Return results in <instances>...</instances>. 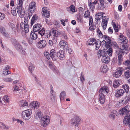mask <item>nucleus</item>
<instances>
[{"label":"nucleus","instance_id":"1","mask_svg":"<svg viewBox=\"0 0 130 130\" xmlns=\"http://www.w3.org/2000/svg\"><path fill=\"white\" fill-rule=\"evenodd\" d=\"M130 112L129 107L126 105L123 108L120 109L119 112L121 115H125L124 119L123 122L126 125L130 123V115L128 114Z\"/></svg>","mask_w":130,"mask_h":130},{"label":"nucleus","instance_id":"2","mask_svg":"<svg viewBox=\"0 0 130 130\" xmlns=\"http://www.w3.org/2000/svg\"><path fill=\"white\" fill-rule=\"evenodd\" d=\"M112 48H110L108 50L106 49H104L102 50H99L98 52V55L99 58L101 57H103L107 55L111 56H112Z\"/></svg>","mask_w":130,"mask_h":130},{"label":"nucleus","instance_id":"3","mask_svg":"<svg viewBox=\"0 0 130 130\" xmlns=\"http://www.w3.org/2000/svg\"><path fill=\"white\" fill-rule=\"evenodd\" d=\"M11 43L18 52L23 54H24L23 48L14 38H11Z\"/></svg>","mask_w":130,"mask_h":130},{"label":"nucleus","instance_id":"4","mask_svg":"<svg viewBox=\"0 0 130 130\" xmlns=\"http://www.w3.org/2000/svg\"><path fill=\"white\" fill-rule=\"evenodd\" d=\"M120 40L121 41L120 43H122L121 48H120L118 45L115 46L114 48L116 49L115 54L117 51H120V52H122V51H125V50H128V46L127 45V41L124 40L123 39H120Z\"/></svg>","mask_w":130,"mask_h":130},{"label":"nucleus","instance_id":"5","mask_svg":"<svg viewBox=\"0 0 130 130\" xmlns=\"http://www.w3.org/2000/svg\"><path fill=\"white\" fill-rule=\"evenodd\" d=\"M18 2L17 7L18 10L17 12L19 17L21 18H22L25 15L24 10L23 6V1L22 0H18Z\"/></svg>","mask_w":130,"mask_h":130},{"label":"nucleus","instance_id":"6","mask_svg":"<svg viewBox=\"0 0 130 130\" xmlns=\"http://www.w3.org/2000/svg\"><path fill=\"white\" fill-rule=\"evenodd\" d=\"M32 114L31 109H29L23 111L22 113L21 116L23 119L27 120L31 117Z\"/></svg>","mask_w":130,"mask_h":130},{"label":"nucleus","instance_id":"7","mask_svg":"<svg viewBox=\"0 0 130 130\" xmlns=\"http://www.w3.org/2000/svg\"><path fill=\"white\" fill-rule=\"evenodd\" d=\"M128 53V50H125V51H122V52H121L120 51H117L116 54L118 56V64L120 65L122 63L123 60V55L124 54H126Z\"/></svg>","mask_w":130,"mask_h":130},{"label":"nucleus","instance_id":"8","mask_svg":"<svg viewBox=\"0 0 130 130\" xmlns=\"http://www.w3.org/2000/svg\"><path fill=\"white\" fill-rule=\"evenodd\" d=\"M93 4L96 5L98 4L100 6L101 10H104L106 7L108 6V4L106 2H104L103 0H95L93 2Z\"/></svg>","mask_w":130,"mask_h":130},{"label":"nucleus","instance_id":"9","mask_svg":"<svg viewBox=\"0 0 130 130\" xmlns=\"http://www.w3.org/2000/svg\"><path fill=\"white\" fill-rule=\"evenodd\" d=\"M40 125L41 126L45 127L47 126L50 122L49 117L47 116H44L41 119Z\"/></svg>","mask_w":130,"mask_h":130},{"label":"nucleus","instance_id":"10","mask_svg":"<svg viewBox=\"0 0 130 130\" xmlns=\"http://www.w3.org/2000/svg\"><path fill=\"white\" fill-rule=\"evenodd\" d=\"M103 38H104L105 40H106V47L107 49L111 48V44L112 43V42L114 41L112 40L111 38L109 36L107 35H104Z\"/></svg>","mask_w":130,"mask_h":130},{"label":"nucleus","instance_id":"11","mask_svg":"<svg viewBox=\"0 0 130 130\" xmlns=\"http://www.w3.org/2000/svg\"><path fill=\"white\" fill-rule=\"evenodd\" d=\"M80 121L81 119L79 117L75 116L72 119L71 124L72 125H74L76 127H77L80 123Z\"/></svg>","mask_w":130,"mask_h":130},{"label":"nucleus","instance_id":"12","mask_svg":"<svg viewBox=\"0 0 130 130\" xmlns=\"http://www.w3.org/2000/svg\"><path fill=\"white\" fill-rule=\"evenodd\" d=\"M125 93L124 90L121 89H117L116 91L115 96L117 98H120Z\"/></svg>","mask_w":130,"mask_h":130},{"label":"nucleus","instance_id":"13","mask_svg":"<svg viewBox=\"0 0 130 130\" xmlns=\"http://www.w3.org/2000/svg\"><path fill=\"white\" fill-rule=\"evenodd\" d=\"M46 45V42L45 40H40L37 43V45L39 48H42L44 47Z\"/></svg>","mask_w":130,"mask_h":130},{"label":"nucleus","instance_id":"14","mask_svg":"<svg viewBox=\"0 0 130 130\" xmlns=\"http://www.w3.org/2000/svg\"><path fill=\"white\" fill-rule=\"evenodd\" d=\"M42 11L43 12L42 16L46 18L49 17L50 10L47 7H43L42 9Z\"/></svg>","mask_w":130,"mask_h":130},{"label":"nucleus","instance_id":"15","mask_svg":"<svg viewBox=\"0 0 130 130\" xmlns=\"http://www.w3.org/2000/svg\"><path fill=\"white\" fill-rule=\"evenodd\" d=\"M109 89L108 87H102L99 90V93L100 94H104L105 95L109 92Z\"/></svg>","mask_w":130,"mask_h":130},{"label":"nucleus","instance_id":"16","mask_svg":"<svg viewBox=\"0 0 130 130\" xmlns=\"http://www.w3.org/2000/svg\"><path fill=\"white\" fill-rule=\"evenodd\" d=\"M59 46L61 48L64 50H67V49L69 48L67 42L64 40H62L59 43Z\"/></svg>","mask_w":130,"mask_h":130},{"label":"nucleus","instance_id":"17","mask_svg":"<svg viewBox=\"0 0 130 130\" xmlns=\"http://www.w3.org/2000/svg\"><path fill=\"white\" fill-rule=\"evenodd\" d=\"M36 4L35 2H32L29 5L28 8L29 11L31 14L34 12L35 10Z\"/></svg>","mask_w":130,"mask_h":130},{"label":"nucleus","instance_id":"18","mask_svg":"<svg viewBox=\"0 0 130 130\" xmlns=\"http://www.w3.org/2000/svg\"><path fill=\"white\" fill-rule=\"evenodd\" d=\"M50 55L53 60H55L58 59L57 53L54 49H52L50 51Z\"/></svg>","mask_w":130,"mask_h":130},{"label":"nucleus","instance_id":"19","mask_svg":"<svg viewBox=\"0 0 130 130\" xmlns=\"http://www.w3.org/2000/svg\"><path fill=\"white\" fill-rule=\"evenodd\" d=\"M42 114L40 110H38L35 112V118L37 120H41V119L43 118Z\"/></svg>","mask_w":130,"mask_h":130},{"label":"nucleus","instance_id":"20","mask_svg":"<svg viewBox=\"0 0 130 130\" xmlns=\"http://www.w3.org/2000/svg\"><path fill=\"white\" fill-rule=\"evenodd\" d=\"M39 103L37 101H34L30 103L29 105L30 108L34 109L39 108Z\"/></svg>","mask_w":130,"mask_h":130},{"label":"nucleus","instance_id":"21","mask_svg":"<svg viewBox=\"0 0 130 130\" xmlns=\"http://www.w3.org/2000/svg\"><path fill=\"white\" fill-rule=\"evenodd\" d=\"M98 99L99 101V102L101 104H103L105 102V97L104 94H99L98 96Z\"/></svg>","mask_w":130,"mask_h":130},{"label":"nucleus","instance_id":"22","mask_svg":"<svg viewBox=\"0 0 130 130\" xmlns=\"http://www.w3.org/2000/svg\"><path fill=\"white\" fill-rule=\"evenodd\" d=\"M58 59V58L60 60H63L65 58V55L63 51H59L57 52Z\"/></svg>","mask_w":130,"mask_h":130},{"label":"nucleus","instance_id":"23","mask_svg":"<svg viewBox=\"0 0 130 130\" xmlns=\"http://www.w3.org/2000/svg\"><path fill=\"white\" fill-rule=\"evenodd\" d=\"M122 64L126 67V69L130 70V58L129 60L127 59L123 62Z\"/></svg>","mask_w":130,"mask_h":130},{"label":"nucleus","instance_id":"24","mask_svg":"<svg viewBox=\"0 0 130 130\" xmlns=\"http://www.w3.org/2000/svg\"><path fill=\"white\" fill-rule=\"evenodd\" d=\"M42 28L41 24L38 23L34 25L33 27V30L34 32H37Z\"/></svg>","mask_w":130,"mask_h":130},{"label":"nucleus","instance_id":"25","mask_svg":"<svg viewBox=\"0 0 130 130\" xmlns=\"http://www.w3.org/2000/svg\"><path fill=\"white\" fill-rule=\"evenodd\" d=\"M109 56V55H107L102 57L101 59L102 62L105 63H108L110 61V58Z\"/></svg>","mask_w":130,"mask_h":130},{"label":"nucleus","instance_id":"26","mask_svg":"<svg viewBox=\"0 0 130 130\" xmlns=\"http://www.w3.org/2000/svg\"><path fill=\"white\" fill-rule=\"evenodd\" d=\"M108 19H107L105 18H104L102 20V26L103 29L104 30L106 29V26L108 23Z\"/></svg>","mask_w":130,"mask_h":130},{"label":"nucleus","instance_id":"27","mask_svg":"<svg viewBox=\"0 0 130 130\" xmlns=\"http://www.w3.org/2000/svg\"><path fill=\"white\" fill-rule=\"evenodd\" d=\"M108 70V68L107 66L105 64L101 66L100 68V71L103 73H106Z\"/></svg>","mask_w":130,"mask_h":130},{"label":"nucleus","instance_id":"28","mask_svg":"<svg viewBox=\"0 0 130 130\" xmlns=\"http://www.w3.org/2000/svg\"><path fill=\"white\" fill-rule=\"evenodd\" d=\"M96 42L95 39L92 38L88 40L87 42V44L89 45H93L96 44Z\"/></svg>","mask_w":130,"mask_h":130},{"label":"nucleus","instance_id":"29","mask_svg":"<svg viewBox=\"0 0 130 130\" xmlns=\"http://www.w3.org/2000/svg\"><path fill=\"white\" fill-rule=\"evenodd\" d=\"M0 31L5 37L8 36V34L6 31L5 28L3 26H0Z\"/></svg>","mask_w":130,"mask_h":130},{"label":"nucleus","instance_id":"30","mask_svg":"<svg viewBox=\"0 0 130 130\" xmlns=\"http://www.w3.org/2000/svg\"><path fill=\"white\" fill-rule=\"evenodd\" d=\"M67 10L69 12H75V7L73 5L70 6L67 8Z\"/></svg>","mask_w":130,"mask_h":130},{"label":"nucleus","instance_id":"31","mask_svg":"<svg viewBox=\"0 0 130 130\" xmlns=\"http://www.w3.org/2000/svg\"><path fill=\"white\" fill-rule=\"evenodd\" d=\"M36 32H34L31 31L30 34V37L32 39L36 40L38 38V36L37 34L36 33Z\"/></svg>","mask_w":130,"mask_h":130},{"label":"nucleus","instance_id":"32","mask_svg":"<svg viewBox=\"0 0 130 130\" xmlns=\"http://www.w3.org/2000/svg\"><path fill=\"white\" fill-rule=\"evenodd\" d=\"M19 104L20 106L23 107H24L25 106H27L28 104V103L27 102L23 100L20 101Z\"/></svg>","mask_w":130,"mask_h":130},{"label":"nucleus","instance_id":"33","mask_svg":"<svg viewBox=\"0 0 130 130\" xmlns=\"http://www.w3.org/2000/svg\"><path fill=\"white\" fill-rule=\"evenodd\" d=\"M38 19V16L36 14L34 15L32 17L31 21V25L32 26L34 23Z\"/></svg>","mask_w":130,"mask_h":130},{"label":"nucleus","instance_id":"34","mask_svg":"<svg viewBox=\"0 0 130 130\" xmlns=\"http://www.w3.org/2000/svg\"><path fill=\"white\" fill-rule=\"evenodd\" d=\"M122 87L124 89V91H125L126 93H128L129 92L130 87L128 85L125 84L123 85Z\"/></svg>","mask_w":130,"mask_h":130},{"label":"nucleus","instance_id":"35","mask_svg":"<svg viewBox=\"0 0 130 130\" xmlns=\"http://www.w3.org/2000/svg\"><path fill=\"white\" fill-rule=\"evenodd\" d=\"M120 85L119 82V80H115L113 83V86L115 88H117Z\"/></svg>","mask_w":130,"mask_h":130},{"label":"nucleus","instance_id":"36","mask_svg":"<svg viewBox=\"0 0 130 130\" xmlns=\"http://www.w3.org/2000/svg\"><path fill=\"white\" fill-rule=\"evenodd\" d=\"M124 76L125 78L128 79L130 77V71L127 70L124 73Z\"/></svg>","mask_w":130,"mask_h":130},{"label":"nucleus","instance_id":"37","mask_svg":"<svg viewBox=\"0 0 130 130\" xmlns=\"http://www.w3.org/2000/svg\"><path fill=\"white\" fill-rule=\"evenodd\" d=\"M55 29V28H53L51 30L53 36L54 37H56L58 36V32Z\"/></svg>","mask_w":130,"mask_h":130},{"label":"nucleus","instance_id":"38","mask_svg":"<svg viewBox=\"0 0 130 130\" xmlns=\"http://www.w3.org/2000/svg\"><path fill=\"white\" fill-rule=\"evenodd\" d=\"M66 96V93L64 91L62 92L60 95V100H64L65 99L64 98Z\"/></svg>","mask_w":130,"mask_h":130},{"label":"nucleus","instance_id":"39","mask_svg":"<svg viewBox=\"0 0 130 130\" xmlns=\"http://www.w3.org/2000/svg\"><path fill=\"white\" fill-rule=\"evenodd\" d=\"M94 5L93 2L92 3H90V4H88L89 9L90 10L93 11L94 10L95 6Z\"/></svg>","mask_w":130,"mask_h":130},{"label":"nucleus","instance_id":"40","mask_svg":"<svg viewBox=\"0 0 130 130\" xmlns=\"http://www.w3.org/2000/svg\"><path fill=\"white\" fill-rule=\"evenodd\" d=\"M57 41L56 39L55 38L54 39L53 38L52 40H50L48 41L49 45L50 46H52L53 45V44L54 42H56Z\"/></svg>","mask_w":130,"mask_h":130},{"label":"nucleus","instance_id":"41","mask_svg":"<svg viewBox=\"0 0 130 130\" xmlns=\"http://www.w3.org/2000/svg\"><path fill=\"white\" fill-rule=\"evenodd\" d=\"M124 69L123 68L121 67H119L118 69L117 70V71L120 74V75L122 74L123 73Z\"/></svg>","mask_w":130,"mask_h":130},{"label":"nucleus","instance_id":"42","mask_svg":"<svg viewBox=\"0 0 130 130\" xmlns=\"http://www.w3.org/2000/svg\"><path fill=\"white\" fill-rule=\"evenodd\" d=\"M3 99L7 103H10V100L11 99L10 98V96L7 95H5L4 96Z\"/></svg>","mask_w":130,"mask_h":130},{"label":"nucleus","instance_id":"43","mask_svg":"<svg viewBox=\"0 0 130 130\" xmlns=\"http://www.w3.org/2000/svg\"><path fill=\"white\" fill-rule=\"evenodd\" d=\"M35 67L32 64H30V66L28 67V70L31 73L34 69Z\"/></svg>","mask_w":130,"mask_h":130},{"label":"nucleus","instance_id":"44","mask_svg":"<svg viewBox=\"0 0 130 130\" xmlns=\"http://www.w3.org/2000/svg\"><path fill=\"white\" fill-rule=\"evenodd\" d=\"M45 30L44 28H42L41 30L39 31L38 33L41 36H43L44 35H46V34L45 33Z\"/></svg>","mask_w":130,"mask_h":130},{"label":"nucleus","instance_id":"45","mask_svg":"<svg viewBox=\"0 0 130 130\" xmlns=\"http://www.w3.org/2000/svg\"><path fill=\"white\" fill-rule=\"evenodd\" d=\"M44 55L49 60L50 59V54L48 52H44Z\"/></svg>","mask_w":130,"mask_h":130},{"label":"nucleus","instance_id":"46","mask_svg":"<svg viewBox=\"0 0 130 130\" xmlns=\"http://www.w3.org/2000/svg\"><path fill=\"white\" fill-rule=\"evenodd\" d=\"M90 12L89 10H87L85 11L84 15V17L85 18H88L90 17Z\"/></svg>","mask_w":130,"mask_h":130},{"label":"nucleus","instance_id":"47","mask_svg":"<svg viewBox=\"0 0 130 130\" xmlns=\"http://www.w3.org/2000/svg\"><path fill=\"white\" fill-rule=\"evenodd\" d=\"M16 8H13L12 9L11 13L14 16H16L17 14L16 10Z\"/></svg>","mask_w":130,"mask_h":130},{"label":"nucleus","instance_id":"48","mask_svg":"<svg viewBox=\"0 0 130 130\" xmlns=\"http://www.w3.org/2000/svg\"><path fill=\"white\" fill-rule=\"evenodd\" d=\"M29 27L28 24H25L23 29L26 33H27L29 31Z\"/></svg>","mask_w":130,"mask_h":130},{"label":"nucleus","instance_id":"49","mask_svg":"<svg viewBox=\"0 0 130 130\" xmlns=\"http://www.w3.org/2000/svg\"><path fill=\"white\" fill-rule=\"evenodd\" d=\"M108 117L110 119L114 120L115 119L116 115H115L111 113L108 116Z\"/></svg>","mask_w":130,"mask_h":130},{"label":"nucleus","instance_id":"50","mask_svg":"<svg viewBox=\"0 0 130 130\" xmlns=\"http://www.w3.org/2000/svg\"><path fill=\"white\" fill-rule=\"evenodd\" d=\"M53 35L52 32V30L50 31L49 32V33H46V34L45 36H46L45 38H49L51 36H52Z\"/></svg>","mask_w":130,"mask_h":130},{"label":"nucleus","instance_id":"51","mask_svg":"<svg viewBox=\"0 0 130 130\" xmlns=\"http://www.w3.org/2000/svg\"><path fill=\"white\" fill-rule=\"evenodd\" d=\"M83 72H82L81 73V75L80 77V80L81 81V82L82 83H83V82L85 80V78L84 77V76L83 75Z\"/></svg>","mask_w":130,"mask_h":130},{"label":"nucleus","instance_id":"52","mask_svg":"<svg viewBox=\"0 0 130 130\" xmlns=\"http://www.w3.org/2000/svg\"><path fill=\"white\" fill-rule=\"evenodd\" d=\"M54 24L55 26L57 28L59 27L60 26V22L58 21H55Z\"/></svg>","mask_w":130,"mask_h":130},{"label":"nucleus","instance_id":"53","mask_svg":"<svg viewBox=\"0 0 130 130\" xmlns=\"http://www.w3.org/2000/svg\"><path fill=\"white\" fill-rule=\"evenodd\" d=\"M25 24L23 22H21L20 24V29L22 31H24L23 29Z\"/></svg>","mask_w":130,"mask_h":130},{"label":"nucleus","instance_id":"54","mask_svg":"<svg viewBox=\"0 0 130 130\" xmlns=\"http://www.w3.org/2000/svg\"><path fill=\"white\" fill-rule=\"evenodd\" d=\"M5 14L0 12V20H3L5 18Z\"/></svg>","mask_w":130,"mask_h":130},{"label":"nucleus","instance_id":"55","mask_svg":"<svg viewBox=\"0 0 130 130\" xmlns=\"http://www.w3.org/2000/svg\"><path fill=\"white\" fill-rule=\"evenodd\" d=\"M28 17L27 16H25L24 18V23L25 24H28Z\"/></svg>","mask_w":130,"mask_h":130},{"label":"nucleus","instance_id":"56","mask_svg":"<svg viewBox=\"0 0 130 130\" xmlns=\"http://www.w3.org/2000/svg\"><path fill=\"white\" fill-rule=\"evenodd\" d=\"M50 87L51 88V91H50V93L51 94L52 96L53 97V98H54L55 97H54V94H53V87L52 85H51L50 86Z\"/></svg>","mask_w":130,"mask_h":130},{"label":"nucleus","instance_id":"57","mask_svg":"<svg viewBox=\"0 0 130 130\" xmlns=\"http://www.w3.org/2000/svg\"><path fill=\"white\" fill-rule=\"evenodd\" d=\"M8 25L9 27H11L13 30L15 26L13 23H12L9 22L8 23Z\"/></svg>","mask_w":130,"mask_h":130},{"label":"nucleus","instance_id":"58","mask_svg":"<svg viewBox=\"0 0 130 130\" xmlns=\"http://www.w3.org/2000/svg\"><path fill=\"white\" fill-rule=\"evenodd\" d=\"M91 25V26L89 27V29L90 30H95L96 28V26L93 25V24Z\"/></svg>","mask_w":130,"mask_h":130},{"label":"nucleus","instance_id":"59","mask_svg":"<svg viewBox=\"0 0 130 130\" xmlns=\"http://www.w3.org/2000/svg\"><path fill=\"white\" fill-rule=\"evenodd\" d=\"M21 43L22 44L23 46L24 47H26L28 45V44L26 42L25 40H23L21 42Z\"/></svg>","mask_w":130,"mask_h":130},{"label":"nucleus","instance_id":"60","mask_svg":"<svg viewBox=\"0 0 130 130\" xmlns=\"http://www.w3.org/2000/svg\"><path fill=\"white\" fill-rule=\"evenodd\" d=\"M113 75L116 78H118L121 76V75L120 74H119V73L117 71L115 73V74H113Z\"/></svg>","mask_w":130,"mask_h":130},{"label":"nucleus","instance_id":"61","mask_svg":"<svg viewBox=\"0 0 130 130\" xmlns=\"http://www.w3.org/2000/svg\"><path fill=\"white\" fill-rule=\"evenodd\" d=\"M89 25H90L93 24L92 23L93 22V19L92 17V16H91L89 17Z\"/></svg>","mask_w":130,"mask_h":130},{"label":"nucleus","instance_id":"62","mask_svg":"<svg viewBox=\"0 0 130 130\" xmlns=\"http://www.w3.org/2000/svg\"><path fill=\"white\" fill-rule=\"evenodd\" d=\"M4 80L6 82H10L11 81L12 79H11V78H6L4 79Z\"/></svg>","mask_w":130,"mask_h":130},{"label":"nucleus","instance_id":"63","mask_svg":"<svg viewBox=\"0 0 130 130\" xmlns=\"http://www.w3.org/2000/svg\"><path fill=\"white\" fill-rule=\"evenodd\" d=\"M67 65H68L69 66H71L72 65L71 61H70V59H69L66 62Z\"/></svg>","mask_w":130,"mask_h":130},{"label":"nucleus","instance_id":"64","mask_svg":"<svg viewBox=\"0 0 130 130\" xmlns=\"http://www.w3.org/2000/svg\"><path fill=\"white\" fill-rule=\"evenodd\" d=\"M19 87L17 86L16 85L14 86L13 88V91H18L19 89Z\"/></svg>","mask_w":130,"mask_h":130}]
</instances>
